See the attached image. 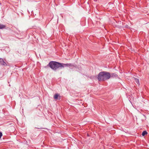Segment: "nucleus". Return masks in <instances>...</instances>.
Listing matches in <instances>:
<instances>
[{"mask_svg":"<svg viewBox=\"0 0 149 149\" xmlns=\"http://www.w3.org/2000/svg\"><path fill=\"white\" fill-rule=\"evenodd\" d=\"M110 77L109 72L102 71L99 73L97 78L99 81H104L109 79Z\"/></svg>","mask_w":149,"mask_h":149,"instance_id":"1","label":"nucleus"},{"mask_svg":"<svg viewBox=\"0 0 149 149\" xmlns=\"http://www.w3.org/2000/svg\"><path fill=\"white\" fill-rule=\"evenodd\" d=\"M47 67H50L52 70H56L60 68H62V63L54 61H51L47 65Z\"/></svg>","mask_w":149,"mask_h":149,"instance_id":"2","label":"nucleus"},{"mask_svg":"<svg viewBox=\"0 0 149 149\" xmlns=\"http://www.w3.org/2000/svg\"><path fill=\"white\" fill-rule=\"evenodd\" d=\"M0 65L4 66L7 65V63L3 60L2 58H0Z\"/></svg>","mask_w":149,"mask_h":149,"instance_id":"3","label":"nucleus"},{"mask_svg":"<svg viewBox=\"0 0 149 149\" xmlns=\"http://www.w3.org/2000/svg\"><path fill=\"white\" fill-rule=\"evenodd\" d=\"M62 66H62V68H63L65 67H72L74 65L71 63L64 64L62 63Z\"/></svg>","mask_w":149,"mask_h":149,"instance_id":"4","label":"nucleus"},{"mask_svg":"<svg viewBox=\"0 0 149 149\" xmlns=\"http://www.w3.org/2000/svg\"><path fill=\"white\" fill-rule=\"evenodd\" d=\"M54 98L56 100H60L61 99V96L58 94L56 93L54 95Z\"/></svg>","mask_w":149,"mask_h":149,"instance_id":"5","label":"nucleus"},{"mask_svg":"<svg viewBox=\"0 0 149 149\" xmlns=\"http://www.w3.org/2000/svg\"><path fill=\"white\" fill-rule=\"evenodd\" d=\"M5 27V25L0 24V29H3Z\"/></svg>","mask_w":149,"mask_h":149,"instance_id":"6","label":"nucleus"},{"mask_svg":"<svg viewBox=\"0 0 149 149\" xmlns=\"http://www.w3.org/2000/svg\"><path fill=\"white\" fill-rule=\"evenodd\" d=\"M135 81L138 84H139V79L136 78H134Z\"/></svg>","mask_w":149,"mask_h":149,"instance_id":"7","label":"nucleus"},{"mask_svg":"<svg viewBox=\"0 0 149 149\" xmlns=\"http://www.w3.org/2000/svg\"><path fill=\"white\" fill-rule=\"evenodd\" d=\"M147 134V132L146 131H144L142 133V135L143 136H144V135Z\"/></svg>","mask_w":149,"mask_h":149,"instance_id":"8","label":"nucleus"},{"mask_svg":"<svg viewBox=\"0 0 149 149\" xmlns=\"http://www.w3.org/2000/svg\"><path fill=\"white\" fill-rule=\"evenodd\" d=\"M2 136V134L1 132H0V139L1 138V137Z\"/></svg>","mask_w":149,"mask_h":149,"instance_id":"9","label":"nucleus"},{"mask_svg":"<svg viewBox=\"0 0 149 149\" xmlns=\"http://www.w3.org/2000/svg\"><path fill=\"white\" fill-rule=\"evenodd\" d=\"M115 74V75H114L115 76V75H116V74Z\"/></svg>","mask_w":149,"mask_h":149,"instance_id":"10","label":"nucleus"}]
</instances>
